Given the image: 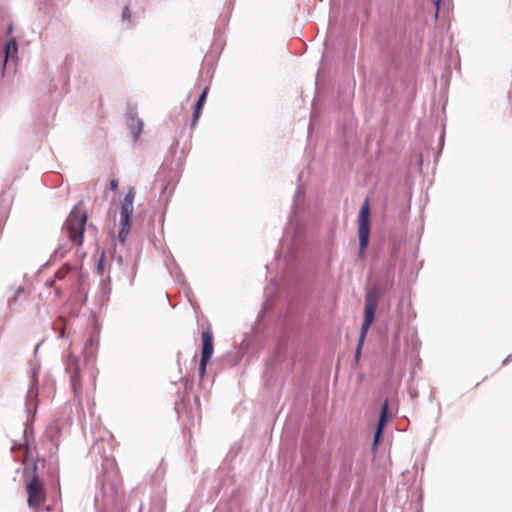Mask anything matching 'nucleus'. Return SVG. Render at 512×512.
<instances>
[{"mask_svg": "<svg viewBox=\"0 0 512 512\" xmlns=\"http://www.w3.org/2000/svg\"><path fill=\"white\" fill-rule=\"evenodd\" d=\"M387 410H388V403H387V401H385L381 407V415H380L378 426H377V429H376V432L374 435V446H377V444L379 442V438H380L383 428L385 426Z\"/></svg>", "mask_w": 512, "mask_h": 512, "instance_id": "nucleus-10", "label": "nucleus"}, {"mask_svg": "<svg viewBox=\"0 0 512 512\" xmlns=\"http://www.w3.org/2000/svg\"><path fill=\"white\" fill-rule=\"evenodd\" d=\"M110 186H111V189H112L113 191H115V190L117 189V187H118V182H117V180H112V181L110 182Z\"/></svg>", "mask_w": 512, "mask_h": 512, "instance_id": "nucleus-19", "label": "nucleus"}, {"mask_svg": "<svg viewBox=\"0 0 512 512\" xmlns=\"http://www.w3.org/2000/svg\"><path fill=\"white\" fill-rule=\"evenodd\" d=\"M213 337L209 330H205L202 333V352L199 367V375L202 378L206 373V366L213 354Z\"/></svg>", "mask_w": 512, "mask_h": 512, "instance_id": "nucleus-7", "label": "nucleus"}, {"mask_svg": "<svg viewBox=\"0 0 512 512\" xmlns=\"http://www.w3.org/2000/svg\"><path fill=\"white\" fill-rule=\"evenodd\" d=\"M69 271V268L67 266H64L63 268L59 269L57 272H56V278L57 279H64L66 274L68 273Z\"/></svg>", "mask_w": 512, "mask_h": 512, "instance_id": "nucleus-14", "label": "nucleus"}, {"mask_svg": "<svg viewBox=\"0 0 512 512\" xmlns=\"http://www.w3.org/2000/svg\"><path fill=\"white\" fill-rule=\"evenodd\" d=\"M22 293H23V288H21V287L17 288L14 292L13 297L10 298L8 301L9 306H12L13 304H15Z\"/></svg>", "mask_w": 512, "mask_h": 512, "instance_id": "nucleus-13", "label": "nucleus"}, {"mask_svg": "<svg viewBox=\"0 0 512 512\" xmlns=\"http://www.w3.org/2000/svg\"><path fill=\"white\" fill-rule=\"evenodd\" d=\"M378 290L377 288H371L365 297V309H364V321L361 327V332L358 341V347L356 351V357H359L362 345L366 338L367 332L374 320L375 311L378 305Z\"/></svg>", "mask_w": 512, "mask_h": 512, "instance_id": "nucleus-3", "label": "nucleus"}, {"mask_svg": "<svg viewBox=\"0 0 512 512\" xmlns=\"http://www.w3.org/2000/svg\"><path fill=\"white\" fill-rule=\"evenodd\" d=\"M135 191L133 188H130L127 194L125 195L121 207H120V231H119V239L123 242L125 241L127 235L129 234L131 223L130 219L134 211V202Z\"/></svg>", "mask_w": 512, "mask_h": 512, "instance_id": "nucleus-5", "label": "nucleus"}, {"mask_svg": "<svg viewBox=\"0 0 512 512\" xmlns=\"http://www.w3.org/2000/svg\"><path fill=\"white\" fill-rule=\"evenodd\" d=\"M66 369L70 373L71 385L73 387L74 393L77 395V393H78L77 385L79 382V378H78L79 368H78L77 359L74 358L73 356L69 355L67 358V361H66Z\"/></svg>", "mask_w": 512, "mask_h": 512, "instance_id": "nucleus-8", "label": "nucleus"}, {"mask_svg": "<svg viewBox=\"0 0 512 512\" xmlns=\"http://www.w3.org/2000/svg\"><path fill=\"white\" fill-rule=\"evenodd\" d=\"M66 253V249H64L63 247H59L56 251H55V255L56 256H59V257H63V255Z\"/></svg>", "mask_w": 512, "mask_h": 512, "instance_id": "nucleus-18", "label": "nucleus"}, {"mask_svg": "<svg viewBox=\"0 0 512 512\" xmlns=\"http://www.w3.org/2000/svg\"><path fill=\"white\" fill-rule=\"evenodd\" d=\"M18 52L17 42L14 39H10L5 47V61L9 58H15Z\"/></svg>", "mask_w": 512, "mask_h": 512, "instance_id": "nucleus-11", "label": "nucleus"}, {"mask_svg": "<svg viewBox=\"0 0 512 512\" xmlns=\"http://www.w3.org/2000/svg\"><path fill=\"white\" fill-rule=\"evenodd\" d=\"M358 224H359L358 234H359V243H360V255H363L365 249L368 246L369 234H370L369 205H368L367 200L364 202V204L362 205V207L360 209Z\"/></svg>", "mask_w": 512, "mask_h": 512, "instance_id": "nucleus-6", "label": "nucleus"}, {"mask_svg": "<svg viewBox=\"0 0 512 512\" xmlns=\"http://www.w3.org/2000/svg\"><path fill=\"white\" fill-rule=\"evenodd\" d=\"M303 195H304V191L301 187H298L297 190H296V194H295V203H294V207H296V204H297V201L301 198H303Z\"/></svg>", "mask_w": 512, "mask_h": 512, "instance_id": "nucleus-17", "label": "nucleus"}, {"mask_svg": "<svg viewBox=\"0 0 512 512\" xmlns=\"http://www.w3.org/2000/svg\"><path fill=\"white\" fill-rule=\"evenodd\" d=\"M25 486L28 495L27 503L31 509L37 510L46 500L43 482L37 475H25Z\"/></svg>", "mask_w": 512, "mask_h": 512, "instance_id": "nucleus-4", "label": "nucleus"}, {"mask_svg": "<svg viewBox=\"0 0 512 512\" xmlns=\"http://www.w3.org/2000/svg\"><path fill=\"white\" fill-rule=\"evenodd\" d=\"M37 397V389L34 388V387H31L28 391V395H27V398H28V402L29 404L31 403V401H33L35 398Z\"/></svg>", "mask_w": 512, "mask_h": 512, "instance_id": "nucleus-15", "label": "nucleus"}, {"mask_svg": "<svg viewBox=\"0 0 512 512\" xmlns=\"http://www.w3.org/2000/svg\"><path fill=\"white\" fill-rule=\"evenodd\" d=\"M127 127L133 137V140L136 141L142 132L143 122L136 115L129 114L127 117Z\"/></svg>", "mask_w": 512, "mask_h": 512, "instance_id": "nucleus-9", "label": "nucleus"}, {"mask_svg": "<svg viewBox=\"0 0 512 512\" xmlns=\"http://www.w3.org/2000/svg\"><path fill=\"white\" fill-rule=\"evenodd\" d=\"M86 214L79 205L75 206L70 212L64 226L63 233L74 245H81L83 242V233L86 224Z\"/></svg>", "mask_w": 512, "mask_h": 512, "instance_id": "nucleus-2", "label": "nucleus"}, {"mask_svg": "<svg viewBox=\"0 0 512 512\" xmlns=\"http://www.w3.org/2000/svg\"><path fill=\"white\" fill-rule=\"evenodd\" d=\"M440 1H441V0H433L434 4H435V6H436V9H437V10H436V15L438 14L439 6H440Z\"/></svg>", "mask_w": 512, "mask_h": 512, "instance_id": "nucleus-21", "label": "nucleus"}, {"mask_svg": "<svg viewBox=\"0 0 512 512\" xmlns=\"http://www.w3.org/2000/svg\"><path fill=\"white\" fill-rule=\"evenodd\" d=\"M121 499V486L118 480L103 483L95 496V506L98 512H113Z\"/></svg>", "mask_w": 512, "mask_h": 512, "instance_id": "nucleus-1", "label": "nucleus"}, {"mask_svg": "<svg viewBox=\"0 0 512 512\" xmlns=\"http://www.w3.org/2000/svg\"><path fill=\"white\" fill-rule=\"evenodd\" d=\"M130 17V11H129V8L126 7L123 11V18H129Z\"/></svg>", "mask_w": 512, "mask_h": 512, "instance_id": "nucleus-20", "label": "nucleus"}, {"mask_svg": "<svg viewBox=\"0 0 512 512\" xmlns=\"http://www.w3.org/2000/svg\"><path fill=\"white\" fill-rule=\"evenodd\" d=\"M208 93V87H205L196 103L198 109H202Z\"/></svg>", "mask_w": 512, "mask_h": 512, "instance_id": "nucleus-12", "label": "nucleus"}, {"mask_svg": "<svg viewBox=\"0 0 512 512\" xmlns=\"http://www.w3.org/2000/svg\"><path fill=\"white\" fill-rule=\"evenodd\" d=\"M201 110L202 109H198L197 106L195 105V109H194V113H193V119H192V125H195L196 122L198 121V119L200 117Z\"/></svg>", "mask_w": 512, "mask_h": 512, "instance_id": "nucleus-16", "label": "nucleus"}, {"mask_svg": "<svg viewBox=\"0 0 512 512\" xmlns=\"http://www.w3.org/2000/svg\"><path fill=\"white\" fill-rule=\"evenodd\" d=\"M61 337H64V330L62 329L61 330V334H60Z\"/></svg>", "mask_w": 512, "mask_h": 512, "instance_id": "nucleus-22", "label": "nucleus"}]
</instances>
